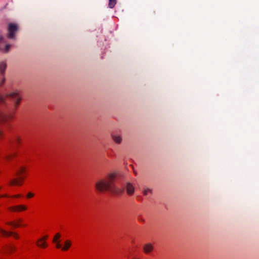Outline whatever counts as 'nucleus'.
Returning a JSON list of instances; mask_svg holds the SVG:
<instances>
[{
    "label": "nucleus",
    "instance_id": "9b49d317",
    "mask_svg": "<svg viewBox=\"0 0 259 259\" xmlns=\"http://www.w3.org/2000/svg\"><path fill=\"white\" fill-rule=\"evenodd\" d=\"M112 138L113 140L117 144H120L122 141V138L119 135H112Z\"/></svg>",
    "mask_w": 259,
    "mask_h": 259
},
{
    "label": "nucleus",
    "instance_id": "f03ea898",
    "mask_svg": "<svg viewBox=\"0 0 259 259\" xmlns=\"http://www.w3.org/2000/svg\"><path fill=\"white\" fill-rule=\"evenodd\" d=\"M116 177L115 173L108 175L105 178L99 180L96 183L95 187L100 192L109 191L111 193L119 195L123 192V189H119L115 184Z\"/></svg>",
    "mask_w": 259,
    "mask_h": 259
},
{
    "label": "nucleus",
    "instance_id": "20e7f679",
    "mask_svg": "<svg viewBox=\"0 0 259 259\" xmlns=\"http://www.w3.org/2000/svg\"><path fill=\"white\" fill-rule=\"evenodd\" d=\"M11 46V45H5L4 37L0 36V51L5 53H8Z\"/></svg>",
    "mask_w": 259,
    "mask_h": 259
},
{
    "label": "nucleus",
    "instance_id": "6ab92c4d",
    "mask_svg": "<svg viewBox=\"0 0 259 259\" xmlns=\"http://www.w3.org/2000/svg\"><path fill=\"white\" fill-rule=\"evenodd\" d=\"M8 250L10 252H12L15 249V247L13 246L10 245L8 247Z\"/></svg>",
    "mask_w": 259,
    "mask_h": 259
},
{
    "label": "nucleus",
    "instance_id": "ddd939ff",
    "mask_svg": "<svg viewBox=\"0 0 259 259\" xmlns=\"http://www.w3.org/2000/svg\"><path fill=\"white\" fill-rule=\"evenodd\" d=\"M153 190L149 188H145L143 191V194L144 196H147L149 194H152Z\"/></svg>",
    "mask_w": 259,
    "mask_h": 259
},
{
    "label": "nucleus",
    "instance_id": "2eb2a0df",
    "mask_svg": "<svg viewBox=\"0 0 259 259\" xmlns=\"http://www.w3.org/2000/svg\"><path fill=\"white\" fill-rule=\"evenodd\" d=\"M117 2V0H109L108 7L112 9L114 7Z\"/></svg>",
    "mask_w": 259,
    "mask_h": 259
},
{
    "label": "nucleus",
    "instance_id": "4be33fe9",
    "mask_svg": "<svg viewBox=\"0 0 259 259\" xmlns=\"http://www.w3.org/2000/svg\"><path fill=\"white\" fill-rule=\"evenodd\" d=\"M5 80V77L1 75V77H0V86L4 83Z\"/></svg>",
    "mask_w": 259,
    "mask_h": 259
},
{
    "label": "nucleus",
    "instance_id": "9d476101",
    "mask_svg": "<svg viewBox=\"0 0 259 259\" xmlns=\"http://www.w3.org/2000/svg\"><path fill=\"white\" fill-rule=\"evenodd\" d=\"M7 64L5 61H2L0 62V72L1 73V75L3 76H4V73Z\"/></svg>",
    "mask_w": 259,
    "mask_h": 259
},
{
    "label": "nucleus",
    "instance_id": "1a4fd4ad",
    "mask_svg": "<svg viewBox=\"0 0 259 259\" xmlns=\"http://www.w3.org/2000/svg\"><path fill=\"white\" fill-rule=\"evenodd\" d=\"M61 236V235L60 233H57L56 235L54 236V238L53 240V242L56 243V247L57 248H62L61 244L59 243V241H58V239Z\"/></svg>",
    "mask_w": 259,
    "mask_h": 259
},
{
    "label": "nucleus",
    "instance_id": "dca6fc26",
    "mask_svg": "<svg viewBox=\"0 0 259 259\" xmlns=\"http://www.w3.org/2000/svg\"><path fill=\"white\" fill-rule=\"evenodd\" d=\"M22 222L21 220H19L18 222L14 223V222H8L7 224L9 225H12L15 227H18L20 226V223Z\"/></svg>",
    "mask_w": 259,
    "mask_h": 259
},
{
    "label": "nucleus",
    "instance_id": "b1692460",
    "mask_svg": "<svg viewBox=\"0 0 259 259\" xmlns=\"http://www.w3.org/2000/svg\"><path fill=\"white\" fill-rule=\"evenodd\" d=\"M34 196V194L32 193H28L27 194V197L28 198H31Z\"/></svg>",
    "mask_w": 259,
    "mask_h": 259
},
{
    "label": "nucleus",
    "instance_id": "412c9836",
    "mask_svg": "<svg viewBox=\"0 0 259 259\" xmlns=\"http://www.w3.org/2000/svg\"><path fill=\"white\" fill-rule=\"evenodd\" d=\"M14 141L16 143L19 144L21 142V139L19 137H16L14 138Z\"/></svg>",
    "mask_w": 259,
    "mask_h": 259
},
{
    "label": "nucleus",
    "instance_id": "7ed1b4c3",
    "mask_svg": "<svg viewBox=\"0 0 259 259\" xmlns=\"http://www.w3.org/2000/svg\"><path fill=\"white\" fill-rule=\"evenodd\" d=\"M8 33L7 37L10 39H13L15 38V33L18 30V26L16 24L14 23H10L8 26Z\"/></svg>",
    "mask_w": 259,
    "mask_h": 259
},
{
    "label": "nucleus",
    "instance_id": "a211bd4d",
    "mask_svg": "<svg viewBox=\"0 0 259 259\" xmlns=\"http://www.w3.org/2000/svg\"><path fill=\"white\" fill-rule=\"evenodd\" d=\"M25 171V168L21 167L19 168L18 171L17 172V175H20L21 174H23Z\"/></svg>",
    "mask_w": 259,
    "mask_h": 259
},
{
    "label": "nucleus",
    "instance_id": "6e6552de",
    "mask_svg": "<svg viewBox=\"0 0 259 259\" xmlns=\"http://www.w3.org/2000/svg\"><path fill=\"white\" fill-rule=\"evenodd\" d=\"M9 209L11 211H20L26 210L27 207L24 205H17L10 207Z\"/></svg>",
    "mask_w": 259,
    "mask_h": 259
},
{
    "label": "nucleus",
    "instance_id": "f8f14e48",
    "mask_svg": "<svg viewBox=\"0 0 259 259\" xmlns=\"http://www.w3.org/2000/svg\"><path fill=\"white\" fill-rule=\"evenodd\" d=\"M24 180V178L22 177L20 178L19 179H14L11 181V185H20L21 183V181H22Z\"/></svg>",
    "mask_w": 259,
    "mask_h": 259
},
{
    "label": "nucleus",
    "instance_id": "0eeeda50",
    "mask_svg": "<svg viewBox=\"0 0 259 259\" xmlns=\"http://www.w3.org/2000/svg\"><path fill=\"white\" fill-rule=\"evenodd\" d=\"M0 233L2 234V235H3L4 236H9L10 235H13L15 238L17 239L19 238L18 235L16 233H13L12 232H7V231H6L4 230H3L1 228H0Z\"/></svg>",
    "mask_w": 259,
    "mask_h": 259
},
{
    "label": "nucleus",
    "instance_id": "f257e3e1",
    "mask_svg": "<svg viewBox=\"0 0 259 259\" xmlns=\"http://www.w3.org/2000/svg\"><path fill=\"white\" fill-rule=\"evenodd\" d=\"M22 100V97L20 92L15 90L8 92L4 94H0V123H5L9 119L13 118ZM3 132L0 131V138L3 135Z\"/></svg>",
    "mask_w": 259,
    "mask_h": 259
},
{
    "label": "nucleus",
    "instance_id": "aec40b11",
    "mask_svg": "<svg viewBox=\"0 0 259 259\" xmlns=\"http://www.w3.org/2000/svg\"><path fill=\"white\" fill-rule=\"evenodd\" d=\"M15 155H16V154H11L7 155L5 156V158L6 159H9L11 157H13L15 156Z\"/></svg>",
    "mask_w": 259,
    "mask_h": 259
},
{
    "label": "nucleus",
    "instance_id": "423d86ee",
    "mask_svg": "<svg viewBox=\"0 0 259 259\" xmlns=\"http://www.w3.org/2000/svg\"><path fill=\"white\" fill-rule=\"evenodd\" d=\"M126 190L128 195H132L134 193L135 188L131 183L128 182L126 185Z\"/></svg>",
    "mask_w": 259,
    "mask_h": 259
},
{
    "label": "nucleus",
    "instance_id": "393cba45",
    "mask_svg": "<svg viewBox=\"0 0 259 259\" xmlns=\"http://www.w3.org/2000/svg\"><path fill=\"white\" fill-rule=\"evenodd\" d=\"M13 197H16V198H19V197H21V195H16L13 196Z\"/></svg>",
    "mask_w": 259,
    "mask_h": 259
},
{
    "label": "nucleus",
    "instance_id": "39448f33",
    "mask_svg": "<svg viewBox=\"0 0 259 259\" xmlns=\"http://www.w3.org/2000/svg\"><path fill=\"white\" fill-rule=\"evenodd\" d=\"M153 249L154 247L150 243H146L143 246L144 251L146 254L151 252L153 250Z\"/></svg>",
    "mask_w": 259,
    "mask_h": 259
},
{
    "label": "nucleus",
    "instance_id": "5701e85b",
    "mask_svg": "<svg viewBox=\"0 0 259 259\" xmlns=\"http://www.w3.org/2000/svg\"><path fill=\"white\" fill-rule=\"evenodd\" d=\"M48 238V236L46 235L45 236H44V237H42V238H40L38 240V242H40V241H44L45 240H46Z\"/></svg>",
    "mask_w": 259,
    "mask_h": 259
},
{
    "label": "nucleus",
    "instance_id": "f3484780",
    "mask_svg": "<svg viewBox=\"0 0 259 259\" xmlns=\"http://www.w3.org/2000/svg\"><path fill=\"white\" fill-rule=\"evenodd\" d=\"M37 245L39 247L45 248L47 246V244L44 241L40 242H38V241L37 242Z\"/></svg>",
    "mask_w": 259,
    "mask_h": 259
},
{
    "label": "nucleus",
    "instance_id": "4468645a",
    "mask_svg": "<svg viewBox=\"0 0 259 259\" xmlns=\"http://www.w3.org/2000/svg\"><path fill=\"white\" fill-rule=\"evenodd\" d=\"M71 243L69 240H66L65 242V246L62 248L63 250H67L71 246Z\"/></svg>",
    "mask_w": 259,
    "mask_h": 259
}]
</instances>
